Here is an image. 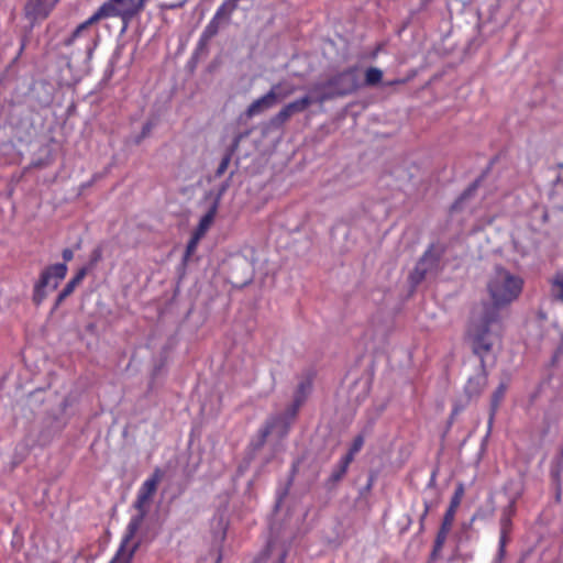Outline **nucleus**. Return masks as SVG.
<instances>
[{
    "label": "nucleus",
    "mask_w": 563,
    "mask_h": 563,
    "mask_svg": "<svg viewBox=\"0 0 563 563\" xmlns=\"http://www.w3.org/2000/svg\"><path fill=\"white\" fill-rule=\"evenodd\" d=\"M67 274V265L65 263H57L46 267L40 276L42 285H45L51 290H55L59 283Z\"/></svg>",
    "instance_id": "9b49d317"
},
{
    "label": "nucleus",
    "mask_w": 563,
    "mask_h": 563,
    "mask_svg": "<svg viewBox=\"0 0 563 563\" xmlns=\"http://www.w3.org/2000/svg\"><path fill=\"white\" fill-rule=\"evenodd\" d=\"M562 181V177L561 176H558L554 180V184H560Z\"/></svg>",
    "instance_id": "09e8293b"
},
{
    "label": "nucleus",
    "mask_w": 563,
    "mask_h": 563,
    "mask_svg": "<svg viewBox=\"0 0 563 563\" xmlns=\"http://www.w3.org/2000/svg\"><path fill=\"white\" fill-rule=\"evenodd\" d=\"M153 128L154 123L151 120L146 121L142 125L141 132L135 136L134 143L140 144L145 137H147L151 134Z\"/></svg>",
    "instance_id": "7c9ffc66"
},
{
    "label": "nucleus",
    "mask_w": 563,
    "mask_h": 563,
    "mask_svg": "<svg viewBox=\"0 0 563 563\" xmlns=\"http://www.w3.org/2000/svg\"><path fill=\"white\" fill-rule=\"evenodd\" d=\"M442 249H428L422 258L417 263L413 272L410 274V280L413 286L418 285L428 275L437 274L440 269V257Z\"/></svg>",
    "instance_id": "39448f33"
},
{
    "label": "nucleus",
    "mask_w": 563,
    "mask_h": 563,
    "mask_svg": "<svg viewBox=\"0 0 563 563\" xmlns=\"http://www.w3.org/2000/svg\"><path fill=\"white\" fill-rule=\"evenodd\" d=\"M464 485L462 483H459L451 498L450 506L443 516L441 527L437 533V548H443V544L445 543V540L454 521L456 509L460 506L461 500L464 496Z\"/></svg>",
    "instance_id": "423d86ee"
},
{
    "label": "nucleus",
    "mask_w": 563,
    "mask_h": 563,
    "mask_svg": "<svg viewBox=\"0 0 563 563\" xmlns=\"http://www.w3.org/2000/svg\"><path fill=\"white\" fill-rule=\"evenodd\" d=\"M298 412H292L291 408H287L284 412L272 416L260 430L258 446L264 445L269 434L275 433L278 438L287 435L292 421Z\"/></svg>",
    "instance_id": "20e7f679"
},
{
    "label": "nucleus",
    "mask_w": 563,
    "mask_h": 563,
    "mask_svg": "<svg viewBox=\"0 0 563 563\" xmlns=\"http://www.w3.org/2000/svg\"><path fill=\"white\" fill-rule=\"evenodd\" d=\"M511 526L510 515L508 512H504L500 519V531L509 532Z\"/></svg>",
    "instance_id": "c9c22d12"
},
{
    "label": "nucleus",
    "mask_w": 563,
    "mask_h": 563,
    "mask_svg": "<svg viewBox=\"0 0 563 563\" xmlns=\"http://www.w3.org/2000/svg\"><path fill=\"white\" fill-rule=\"evenodd\" d=\"M523 280L503 267L497 266L488 283L493 303H484L478 313L474 312L467 330L474 354L483 356L500 340L503 323L499 307L518 298Z\"/></svg>",
    "instance_id": "f257e3e1"
},
{
    "label": "nucleus",
    "mask_w": 563,
    "mask_h": 563,
    "mask_svg": "<svg viewBox=\"0 0 563 563\" xmlns=\"http://www.w3.org/2000/svg\"><path fill=\"white\" fill-rule=\"evenodd\" d=\"M44 391L43 390H36L32 393L29 397L27 405L31 409H35L37 405H41L44 402Z\"/></svg>",
    "instance_id": "2f4dec72"
},
{
    "label": "nucleus",
    "mask_w": 563,
    "mask_h": 563,
    "mask_svg": "<svg viewBox=\"0 0 563 563\" xmlns=\"http://www.w3.org/2000/svg\"><path fill=\"white\" fill-rule=\"evenodd\" d=\"M220 20L221 19H216V16L213 15L211 18V20L208 22V24L205 26L202 33L199 36V40H198L197 46L192 53L191 59L197 58L201 52L207 51V46H208V43L210 42V40L219 33Z\"/></svg>",
    "instance_id": "f8f14e48"
},
{
    "label": "nucleus",
    "mask_w": 563,
    "mask_h": 563,
    "mask_svg": "<svg viewBox=\"0 0 563 563\" xmlns=\"http://www.w3.org/2000/svg\"><path fill=\"white\" fill-rule=\"evenodd\" d=\"M506 390H507V385L505 383H500L492 396L489 419H488V432H490V430H492L496 412L498 410V407H499L501 400L505 397Z\"/></svg>",
    "instance_id": "6ab92c4d"
},
{
    "label": "nucleus",
    "mask_w": 563,
    "mask_h": 563,
    "mask_svg": "<svg viewBox=\"0 0 563 563\" xmlns=\"http://www.w3.org/2000/svg\"><path fill=\"white\" fill-rule=\"evenodd\" d=\"M442 550V548H437V539L434 540L433 550L431 553L432 559H435L438 553Z\"/></svg>",
    "instance_id": "c03bdc74"
},
{
    "label": "nucleus",
    "mask_w": 563,
    "mask_h": 563,
    "mask_svg": "<svg viewBox=\"0 0 563 563\" xmlns=\"http://www.w3.org/2000/svg\"><path fill=\"white\" fill-rule=\"evenodd\" d=\"M74 254H73V250L71 249H64V252H63V258L65 261H70L73 258Z\"/></svg>",
    "instance_id": "a19ab883"
},
{
    "label": "nucleus",
    "mask_w": 563,
    "mask_h": 563,
    "mask_svg": "<svg viewBox=\"0 0 563 563\" xmlns=\"http://www.w3.org/2000/svg\"><path fill=\"white\" fill-rule=\"evenodd\" d=\"M217 209H218L217 202H213L211 205V207L209 208L208 212L201 217L199 224H198V230H197L198 233L202 234L209 228V225L211 224V222L214 218Z\"/></svg>",
    "instance_id": "b1692460"
},
{
    "label": "nucleus",
    "mask_w": 563,
    "mask_h": 563,
    "mask_svg": "<svg viewBox=\"0 0 563 563\" xmlns=\"http://www.w3.org/2000/svg\"><path fill=\"white\" fill-rule=\"evenodd\" d=\"M161 478L162 473L157 468L147 479L143 482L137 490L136 499L133 504L135 509H148V504L157 489V485Z\"/></svg>",
    "instance_id": "1a4fd4ad"
},
{
    "label": "nucleus",
    "mask_w": 563,
    "mask_h": 563,
    "mask_svg": "<svg viewBox=\"0 0 563 563\" xmlns=\"http://www.w3.org/2000/svg\"><path fill=\"white\" fill-rule=\"evenodd\" d=\"M195 250L196 249H186V252H185V254L183 256V263L184 264L189 260V257L192 255Z\"/></svg>",
    "instance_id": "37998d69"
},
{
    "label": "nucleus",
    "mask_w": 563,
    "mask_h": 563,
    "mask_svg": "<svg viewBox=\"0 0 563 563\" xmlns=\"http://www.w3.org/2000/svg\"><path fill=\"white\" fill-rule=\"evenodd\" d=\"M110 11H112V8L110 4H107L106 1L95 11L87 20L81 22L85 27L88 30L89 26L97 23L98 21L102 19L111 18Z\"/></svg>",
    "instance_id": "4be33fe9"
},
{
    "label": "nucleus",
    "mask_w": 563,
    "mask_h": 563,
    "mask_svg": "<svg viewBox=\"0 0 563 563\" xmlns=\"http://www.w3.org/2000/svg\"><path fill=\"white\" fill-rule=\"evenodd\" d=\"M243 137V133H238L236 135H234L230 145L225 148L224 154H230V157H233Z\"/></svg>",
    "instance_id": "473e14b6"
},
{
    "label": "nucleus",
    "mask_w": 563,
    "mask_h": 563,
    "mask_svg": "<svg viewBox=\"0 0 563 563\" xmlns=\"http://www.w3.org/2000/svg\"><path fill=\"white\" fill-rule=\"evenodd\" d=\"M559 167L563 168V164H560Z\"/></svg>",
    "instance_id": "864d4df0"
},
{
    "label": "nucleus",
    "mask_w": 563,
    "mask_h": 563,
    "mask_svg": "<svg viewBox=\"0 0 563 563\" xmlns=\"http://www.w3.org/2000/svg\"><path fill=\"white\" fill-rule=\"evenodd\" d=\"M287 109L285 106L275 114L273 115L268 121V126L274 130L282 129L283 125L290 119Z\"/></svg>",
    "instance_id": "5701e85b"
},
{
    "label": "nucleus",
    "mask_w": 563,
    "mask_h": 563,
    "mask_svg": "<svg viewBox=\"0 0 563 563\" xmlns=\"http://www.w3.org/2000/svg\"><path fill=\"white\" fill-rule=\"evenodd\" d=\"M552 289L554 296L563 301V274L559 273L552 279Z\"/></svg>",
    "instance_id": "c85d7f7f"
},
{
    "label": "nucleus",
    "mask_w": 563,
    "mask_h": 563,
    "mask_svg": "<svg viewBox=\"0 0 563 563\" xmlns=\"http://www.w3.org/2000/svg\"><path fill=\"white\" fill-rule=\"evenodd\" d=\"M507 532L500 531L498 555L501 559L505 554V547L507 542Z\"/></svg>",
    "instance_id": "e433bc0d"
},
{
    "label": "nucleus",
    "mask_w": 563,
    "mask_h": 563,
    "mask_svg": "<svg viewBox=\"0 0 563 563\" xmlns=\"http://www.w3.org/2000/svg\"><path fill=\"white\" fill-rule=\"evenodd\" d=\"M86 31L87 29L82 23L78 24L68 35L63 38V45L66 47L71 46Z\"/></svg>",
    "instance_id": "bb28decb"
},
{
    "label": "nucleus",
    "mask_w": 563,
    "mask_h": 563,
    "mask_svg": "<svg viewBox=\"0 0 563 563\" xmlns=\"http://www.w3.org/2000/svg\"><path fill=\"white\" fill-rule=\"evenodd\" d=\"M236 7L230 0H224L213 14L216 19H227L230 21L231 14L235 11Z\"/></svg>",
    "instance_id": "393cba45"
},
{
    "label": "nucleus",
    "mask_w": 563,
    "mask_h": 563,
    "mask_svg": "<svg viewBox=\"0 0 563 563\" xmlns=\"http://www.w3.org/2000/svg\"><path fill=\"white\" fill-rule=\"evenodd\" d=\"M312 388V382L310 378H306L301 380L294 395V401L289 406L291 408L292 412H298L300 406L305 402L307 396L311 391Z\"/></svg>",
    "instance_id": "a211bd4d"
},
{
    "label": "nucleus",
    "mask_w": 563,
    "mask_h": 563,
    "mask_svg": "<svg viewBox=\"0 0 563 563\" xmlns=\"http://www.w3.org/2000/svg\"><path fill=\"white\" fill-rule=\"evenodd\" d=\"M64 426L65 423L59 417L47 413L40 424L34 423L27 430L21 444L24 446L25 453L32 448L47 445Z\"/></svg>",
    "instance_id": "f03ea898"
},
{
    "label": "nucleus",
    "mask_w": 563,
    "mask_h": 563,
    "mask_svg": "<svg viewBox=\"0 0 563 563\" xmlns=\"http://www.w3.org/2000/svg\"><path fill=\"white\" fill-rule=\"evenodd\" d=\"M363 445H364V438L362 435H357L353 440V443H352L349 452L344 456H350L351 462H352L354 460L355 454L361 451Z\"/></svg>",
    "instance_id": "c756f323"
},
{
    "label": "nucleus",
    "mask_w": 563,
    "mask_h": 563,
    "mask_svg": "<svg viewBox=\"0 0 563 563\" xmlns=\"http://www.w3.org/2000/svg\"><path fill=\"white\" fill-rule=\"evenodd\" d=\"M279 563H283V559L280 560V562H279Z\"/></svg>",
    "instance_id": "5fc2aeb1"
},
{
    "label": "nucleus",
    "mask_w": 563,
    "mask_h": 563,
    "mask_svg": "<svg viewBox=\"0 0 563 563\" xmlns=\"http://www.w3.org/2000/svg\"><path fill=\"white\" fill-rule=\"evenodd\" d=\"M231 159H232V157H230V154H223V156L216 169V173H214L216 177H221L225 173Z\"/></svg>",
    "instance_id": "72a5a7b5"
},
{
    "label": "nucleus",
    "mask_w": 563,
    "mask_h": 563,
    "mask_svg": "<svg viewBox=\"0 0 563 563\" xmlns=\"http://www.w3.org/2000/svg\"><path fill=\"white\" fill-rule=\"evenodd\" d=\"M137 514L132 516L126 529L124 537L122 539L121 545L119 550L117 551L114 558L111 560V562H114L117 559H126L125 563H130L134 552L139 548V543L130 544L131 540L135 537L136 532L140 530L141 526L143 525V521L148 512V509H136Z\"/></svg>",
    "instance_id": "7ed1b4c3"
},
{
    "label": "nucleus",
    "mask_w": 563,
    "mask_h": 563,
    "mask_svg": "<svg viewBox=\"0 0 563 563\" xmlns=\"http://www.w3.org/2000/svg\"><path fill=\"white\" fill-rule=\"evenodd\" d=\"M81 244V241H76L74 243H71L69 246H76V247H79Z\"/></svg>",
    "instance_id": "49530a36"
},
{
    "label": "nucleus",
    "mask_w": 563,
    "mask_h": 563,
    "mask_svg": "<svg viewBox=\"0 0 563 563\" xmlns=\"http://www.w3.org/2000/svg\"><path fill=\"white\" fill-rule=\"evenodd\" d=\"M232 2L233 5H235L238 8V4L241 0H230Z\"/></svg>",
    "instance_id": "8fccbe9b"
},
{
    "label": "nucleus",
    "mask_w": 563,
    "mask_h": 563,
    "mask_svg": "<svg viewBox=\"0 0 563 563\" xmlns=\"http://www.w3.org/2000/svg\"><path fill=\"white\" fill-rule=\"evenodd\" d=\"M276 86L272 87L265 95L254 100L245 110L244 115L252 119L266 110L272 109L278 102Z\"/></svg>",
    "instance_id": "9d476101"
},
{
    "label": "nucleus",
    "mask_w": 563,
    "mask_h": 563,
    "mask_svg": "<svg viewBox=\"0 0 563 563\" xmlns=\"http://www.w3.org/2000/svg\"><path fill=\"white\" fill-rule=\"evenodd\" d=\"M542 218H543V220L545 221V220H547V218H548V213H547V212H543V213H542Z\"/></svg>",
    "instance_id": "603ef678"
},
{
    "label": "nucleus",
    "mask_w": 563,
    "mask_h": 563,
    "mask_svg": "<svg viewBox=\"0 0 563 563\" xmlns=\"http://www.w3.org/2000/svg\"><path fill=\"white\" fill-rule=\"evenodd\" d=\"M487 170H485L481 176H478L475 180H473L466 189L463 190V192L456 198V200L451 206V213H454L456 211H460L464 209L465 202L474 195V192L477 190L482 179L484 178Z\"/></svg>",
    "instance_id": "2eb2a0df"
},
{
    "label": "nucleus",
    "mask_w": 563,
    "mask_h": 563,
    "mask_svg": "<svg viewBox=\"0 0 563 563\" xmlns=\"http://www.w3.org/2000/svg\"><path fill=\"white\" fill-rule=\"evenodd\" d=\"M101 258V253L99 250H95L91 254V257H90V261H89V264L86 266L88 267V271L92 268V266H95V264Z\"/></svg>",
    "instance_id": "4c0bfd02"
},
{
    "label": "nucleus",
    "mask_w": 563,
    "mask_h": 563,
    "mask_svg": "<svg viewBox=\"0 0 563 563\" xmlns=\"http://www.w3.org/2000/svg\"><path fill=\"white\" fill-rule=\"evenodd\" d=\"M47 287L45 285H42V282L38 279V282L34 286L33 290V301L35 305H41L44 299L47 296L46 289Z\"/></svg>",
    "instance_id": "cd10ccee"
},
{
    "label": "nucleus",
    "mask_w": 563,
    "mask_h": 563,
    "mask_svg": "<svg viewBox=\"0 0 563 563\" xmlns=\"http://www.w3.org/2000/svg\"><path fill=\"white\" fill-rule=\"evenodd\" d=\"M383 79V71L377 67H368L365 71V85L375 86Z\"/></svg>",
    "instance_id": "a878e982"
},
{
    "label": "nucleus",
    "mask_w": 563,
    "mask_h": 563,
    "mask_svg": "<svg viewBox=\"0 0 563 563\" xmlns=\"http://www.w3.org/2000/svg\"><path fill=\"white\" fill-rule=\"evenodd\" d=\"M99 35L96 34L92 38H90L89 43L86 46V58L90 60L92 58L93 52L98 46Z\"/></svg>",
    "instance_id": "f704fd0d"
},
{
    "label": "nucleus",
    "mask_w": 563,
    "mask_h": 563,
    "mask_svg": "<svg viewBox=\"0 0 563 563\" xmlns=\"http://www.w3.org/2000/svg\"><path fill=\"white\" fill-rule=\"evenodd\" d=\"M126 562V559H117L114 562H110V563H125Z\"/></svg>",
    "instance_id": "de8ad7c7"
},
{
    "label": "nucleus",
    "mask_w": 563,
    "mask_h": 563,
    "mask_svg": "<svg viewBox=\"0 0 563 563\" xmlns=\"http://www.w3.org/2000/svg\"><path fill=\"white\" fill-rule=\"evenodd\" d=\"M489 354L487 352L483 356L476 354L481 358L482 373L471 377L465 385V393L470 398L478 396L487 384V375L485 372V357Z\"/></svg>",
    "instance_id": "4468645a"
},
{
    "label": "nucleus",
    "mask_w": 563,
    "mask_h": 563,
    "mask_svg": "<svg viewBox=\"0 0 563 563\" xmlns=\"http://www.w3.org/2000/svg\"><path fill=\"white\" fill-rule=\"evenodd\" d=\"M313 103V99L309 95H305L291 102H288L285 108L290 117L297 113H302Z\"/></svg>",
    "instance_id": "aec40b11"
},
{
    "label": "nucleus",
    "mask_w": 563,
    "mask_h": 563,
    "mask_svg": "<svg viewBox=\"0 0 563 563\" xmlns=\"http://www.w3.org/2000/svg\"><path fill=\"white\" fill-rule=\"evenodd\" d=\"M352 462L350 456H342L340 461L334 465L329 481L333 484L340 482L347 472L349 465Z\"/></svg>",
    "instance_id": "412c9836"
},
{
    "label": "nucleus",
    "mask_w": 563,
    "mask_h": 563,
    "mask_svg": "<svg viewBox=\"0 0 563 563\" xmlns=\"http://www.w3.org/2000/svg\"><path fill=\"white\" fill-rule=\"evenodd\" d=\"M339 97L354 93L358 87V78L355 69L349 68L329 78Z\"/></svg>",
    "instance_id": "6e6552de"
},
{
    "label": "nucleus",
    "mask_w": 563,
    "mask_h": 563,
    "mask_svg": "<svg viewBox=\"0 0 563 563\" xmlns=\"http://www.w3.org/2000/svg\"><path fill=\"white\" fill-rule=\"evenodd\" d=\"M313 92L316 93V99H313V101L319 103H323L339 97L330 79L316 84L313 86Z\"/></svg>",
    "instance_id": "f3484780"
},
{
    "label": "nucleus",
    "mask_w": 563,
    "mask_h": 563,
    "mask_svg": "<svg viewBox=\"0 0 563 563\" xmlns=\"http://www.w3.org/2000/svg\"><path fill=\"white\" fill-rule=\"evenodd\" d=\"M459 410H460V409H459L457 407H455V408L453 409V411H452V415H457V413H459Z\"/></svg>",
    "instance_id": "3c124183"
},
{
    "label": "nucleus",
    "mask_w": 563,
    "mask_h": 563,
    "mask_svg": "<svg viewBox=\"0 0 563 563\" xmlns=\"http://www.w3.org/2000/svg\"><path fill=\"white\" fill-rule=\"evenodd\" d=\"M88 273V267H81L75 276H73L68 283L65 285L63 290L58 294L56 298L55 306L58 307L68 296H70L76 287L82 282Z\"/></svg>",
    "instance_id": "dca6fc26"
},
{
    "label": "nucleus",
    "mask_w": 563,
    "mask_h": 563,
    "mask_svg": "<svg viewBox=\"0 0 563 563\" xmlns=\"http://www.w3.org/2000/svg\"><path fill=\"white\" fill-rule=\"evenodd\" d=\"M58 0H30L25 5L26 15L32 20L45 19Z\"/></svg>",
    "instance_id": "ddd939ff"
},
{
    "label": "nucleus",
    "mask_w": 563,
    "mask_h": 563,
    "mask_svg": "<svg viewBox=\"0 0 563 563\" xmlns=\"http://www.w3.org/2000/svg\"><path fill=\"white\" fill-rule=\"evenodd\" d=\"M227 188H228V183H222L221 186L219 187L216 199L213 201V202H217V207L219 206V201H220L221 197L223 196V194L225 192Z\"/></svg>",
    "instance_id": "58836bf2"
},
{
    "label": "nucleus",
    "mask_w": 563,
    "mask_h": 563,
    "mask_svg": "<svg viewBox=\"0 0 563 563\" xmlns=\"http://www.w3.org/2000/svg\"><path fill=\"white\" fill-rule=\"evenodd\" d=\"M106 3L112 8V11H110L111 18H120L123 22V32L129 23L142 11V0L136 3L132 0H107Z\"/></svg>",
    "instance_id": "0eeeda50"
},
{
    "label": "nucleus",
    "mask_w": 563,
    "mask_h": 563,
    "mask_svg": "<svg viewBox=\"0 0 563 563\" xmlns=\"http://www.w3.org/2000/svg\"><path fill=\"white\" fill-rule=\"evenodd\" d=\"M424 506H426V507H424V511H423V514H422V516H421V521H423V520H424V518L427 517L428 511H429V506H428V504H427V503L424 504Z\"/></svg>",
    "instance_id": "a18cd8bd"
},
{
    "label": "nucleus",
    "mask_w": 563,
    "mask_h": 563,
    "mask_svg": "<svg viewBox=\"0 0 563 563\" xmlns=\"http://www.w3.org/2000/svg\"><path fill=\"white\" fill-rule=\"evenodd\" d=\"M200 234L201 233L196 232V234L187 242L186 246H196Z\"/></svg>",
    "instance_id": "79ce46f5"
},
{
    "label": "nucleus",
    "mask_w": 563,
    "mask_h": 563,
    "mask_svg": "<svg viewBox=\"0 0 563 563\" xmlns=\"http://www.w3.org/2000/svg\"><path fill=\"white\" fill-rule=\"evenodd\" d=\"M333 232H334L335 234L341 233V234H343L344 236H347V234L350 233V229H349L346 225H344V224H339V225H336V227L334 228Z\"/></svg>",
    "instance_id": "ea45409f"
}]
</instances>
